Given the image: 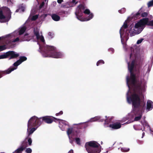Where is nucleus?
<instances>
[{"label": "nucleus", "instance_id": "nucleus-17", "mask_svg": "<svg viewBox=\"0 0 153 153\" xmlns=\"http://www.w3.org/2000/svg\"><path fill=\"white\" fill-rule=\"evenodd\" d=\"M8 55L10 56L11 58H14L18 57L19 56V54L15 52L10 51L8 52L7 53Z\"/></svg>", "mask_w": 153, "mask_h": 153}, {"label": "nucleus", "instance_id": "nucleus-45", "mask_svg": "<svg viewBox=\"0 0 153 153\" xmlns=\"http://www.w3.org/2000/svg\"><path fill=\"white\" fill-rule=\"evenodd\" d=\"M44 18L46 17L47 16L48 14H43L42 15Z\"/></svg>", "mask_w": 153, "mask_h": 153}, {"label": "nucleus", "instance_id": "nucleus-50", "mask_svg": "<svg viewBox=\"0 0 153 153\" xmlns=\"http://www.w3.org/2000/svg\"><path fill=\"white\" fill-rule=\"evenodd\" d=\"M140 13V10H139V11L138 13H137V15H139Z\"/></svg>", "mask_w": 153, "mask_h": 153}, {"label": "nucleus", "instance_id": "nucleus-52", "mask_svg": "<svg viewBox=\"0 0 153 153\" xmlns=\"http://www.w3.org/2000/svg\"><path fill=\"white\" fill-rule=\"evenodd\" d=\"M79 131H78V132H76V135H77L78 134H79Z\"/></svg>", "mask_w": 153, "mask_h": 153}, {"label": "nucleus", "instance_id": "nucleus-16", "mask_svg": "<svg viewBox=\"0 0 153 153\" xmlns=\"http://www.w3.org/2000/svg\"><path fill=\"white\" fill-rule=\"evenodd\" d=\"M104 120V119L102 118V117L100 116H97L94 117L92 118L89 121L90 122H94L96 121L102 122Z\"/></svg>", "mask_w": 153, "mask_h": 153}, {"label": "nucleus", "instance_id": "nucleus-23", "mask_svg": "<svg viewBox=\"0 0 153 153\" xmlns=\"http://www.w3.org/2000/svg\"><path fill=\"white\" fill-rule=\"evenodd\" d=\"M23 150L24 149L20 146L13 153H22V152Z\"/></svg>", "mask_w": 153, "mask_h": 153}, {"label": "nucleus", "instance_id": "nucleus-4", "mask_svg": "<svg viewBox=\"0 0 153 153\" xmlns=\"http://www.w3.org/2000/svg\"><path fill=\"white\" fill-rule=\"evenodd\" d=\"M85 9L83 5H80L77 7L75 12L77 18L82 22L89 21L93 17V14L90 13L89 9Z\"/></svg>", "mask_w": 153, "mask_h": 153}, {"label": "nucleus", "instance_id": "nucleus-32", "mask_svg": "<svg viewBox=\"0 0 153 153\" xmlns=\"http://www.w3.org/2000/svg\"><path fill=\"white\" fill-rule=\"evenodd\" d=\"M7 54H4L0 55V59L7 58Z\"/></svg>", "mask_w": 153, "mask_h": 153}, {"label": "nucleus", "instance_id": "nucleus-25", "mask_svg": "<svg viewBox=\"0 0 153 153\" xmlns=\"http://www.w3.org/2000/svg\"><path fill=\"white\" fill-rule=\"evenodd\" d=\"M132 118L131 117V116H129L128 115V117H123L122 120H121V122H124L127 120L129 119H131Z\"/></svg>", "mask_w": 153, "mask_h": 153}, {"label": "nucleus", "instance_id": "nucleus-46", "mask_svg": "<svg viewBox=\"0 0 153 153\" xmlns=\"http://www.w3.org/2000/svg\"><path fill=\"white\" fill-rule=\"evenodd\" d=\"M68 153H73V151L72 149H71L70 150Z\"/></svg>", "mask_w": 153, "mask_h": 153}, {"label": "nucleus", "instance_id": "nucleus-13", "mask_svg": "<svg viewBox=\"0 0 153 153\" xmlns=\"http://www.w3.org/2000/svg\"><path fill=\"white\" fill-rule=\"evenodd\" d=\"M141 123L143 126L145 131H150L151 130L150 127L144 119L143 121H141Z\"/></svg>", "mask_w": 153, "mask_h": 153}, {"label": "nucleus", "instance_id": "nucleus-12", "mask_svg": "<svg viewBox=\"0 0 153 153\" xmlns=\"http://www.w3.org/2000/svg\"><path fill=\"white\" fill-rule=\"evenodd\" d=\"M153 108V102L150 100H148L147 102L146 111L148 112L151 110Z\"/></svg>", "mask_w": 153, "mask_h": 153}, {"label": "nucleus", "instance_id": "nucleus-11", "mask_svg": "<svg viewBox=\"0 0 153 153\" xmlns=\"http://www.w3.org/2000/svg\"><path fill=\"white\" fill-rule=\"evenodd\" d=\"M41 118V120L42 122L43 121H45V123H48L50 124L52 123L53 122V120L49 116H46L43 117Z\"/></svg>", "mask_w": 153, "mask_h": 153}, {"label": "nucleus", "instance_id": "nucleus-56", "mask_svg": "<svg viewBox=\"0 0 153 153\" xmlns=\"http://www.w3.org/2000/svg\"><path fill=\"white\" fill-rule=\"evenodd\" d=\"M1 77L0 76V78Z\"/></svg>", "mask_w": 153, "mask_h": 153}, {"label": "nucleus", "instance_id": "nucleus-38", "mask_svg": "<svg viewBox=\"0 0 153 153\" xmlns=\"http://www.w3.org/2000/svg\"><path fill=\"white\" fill-rule=\"evenodd\" d=\"M38 15H36L33 16L32 18H31V19L33 20H34L38 18Z\"/></svg>", "mask_w": 153, "mask_h": 153}, {"label": "nucleus", "instance_id": "nucleus-9", "mask_svg": "<svg viewBox=\"0 0 153 153\" xmlns=\"http://www.w3.org/2000/svg\"><path fill=\"white\" fill-rule=\"evenodd\" d=\"M27 59V58L25 56H22L20 57L19 59L14 63L13 64V66H11L7 70L5 71L4 73L7 74L10 73L12 71L16 70L18 65L21 64L24 61H26Z\"/></svg>", "mask_w": 153, "mask_h": 153}, {"label": "nucleus", "instance_id": "nucleus-35", "mask_svg": "<svg viewBox=\"0 0 153 153\" xmlns=\"http://www.w3.org/2000/svg\"><path fill=\"white\" fill-rule=\"evenodd\" d=\"M32 152V149L29 148L26 149L25 150V152L26 153H31Z\"/></svg>", "mask_w": 153, "mask_h": 153}, {"label": "nucleus", "instance_id": "nucleus-44", "mask_svg": "<svg viewBox=\"0 0 153 153\" xmlns=\"http://www.w3.org/2000/svg\"><path fill=\"white\" fill-rule=\"evenodd\" d=\"M84 123H79L78 124H77V125L78 126H81V125H82L84 124Z\"/></svg>", "mask_w": 153, "mask_h": 153}, {"label": "nucleus", "instance_id": "nucleus-1", "mask_svg": "<svg viewBox=\"0 0 153 153\" xmlns=\"http://www.w3.org/2000/svg\"><path fill=\"white\" fill-rule=\"evenodd\" d=\"M127 61L128 70L129 72L126 77L127 85L129 90L126 94L128 102L131 104L132 110L128 113L131 118L135 116L134 120H128L125 124H128L134 121H138L141 118L145 108L146 102L143 93L146 90L147 82L144 79L140 82L138 81L136 74L139 70V65L136 62V58H129Z\"/></svg>", "mask_w": 153, "mask_h": 153}, {"label": "nucleus", "instance_id": "nucleus-29", "mask_svg": "<svg viewBox=\"0 0 153 153\" xmlns=\"http://www.w3.org/2000/svg\"><path fill=\"white\" fill-rule=\"evenodd\" d=\"M75 142L78 145H80L81 144L80 140L79 138L77 137L75 139Z\"/></svg>", "mask_w": 153, "mask_h": 153}, {"label": "nucleus", "instance_id": "nucleus-20", "mask_svg": "<svg viewBox=\"0 0 153 153\" xmlns=\"http://www.w3.org/2000/svg\"><path fill=\"white\" fill-rule=\"evenodd\" d=\"M28 146V145L27 143V141L25 140L22 142L20 147L24 150L26 147Z\"/></svg>", "mask_w": 153, "mask_h": 153}, {"label": "nucleus", "instance_id": "nucleus-18", "mask_svg": "<svg viewBox=\"0 0 153 153\" xmlns=\"http://www.w3.org/2000/svg\"><path fill=\"white\" fill-rule=\"evenodd\" d=\"M52 19L54 21H58L60 19V17L59 16L56 14H53L51 15Z\"/></svg>", "mask_w": 153, "mask_h": 153}, {"label": "nucleus", "instance_id": "nucleus-49", "mask_svg": "<svg viewBox=\"0 0 153 153\" xmlns=\"http://www.w3.org/2000/svg\"><path fill=\"white\" fill-rule=\"evenodd\" d=\"M70 139V143H72L73 141L72 140H71V138H70V139Z\"/></svg>", "mask_w": 153, "mask_h": 153}, {"label": "nucleus", "instance_id": "nucleus-40", "mask_svg": "<svg viewBox=\"0 0 153 153\" xmlns=\"http://www.w3.org/2000/svg\"><path fill=\"white\" fill-rule=\"evenodd\" d=\"M63 113L62 111H60L59 113H57L56 114V116H58L62 115Z\"/></svg>", "mask_w": 153, "mask_h": 153}, {"label": "nucleus", "instance_id": "nucleus-34", "mask_svg": "<svg viewBox=\"0 0 153 153\" xmlns=\"http://www.w3.org/2000/svg\"><path fill=\"white\" fill-rule=\"evenodd\" d=\"M126 11V9L124 8H123L121 9L118 10V12L119 13H123L125 12Z\"/></svg>", "mask_w": 153, "mask_h": 153}, {"label": "nucleus", "instance_id": "nucleus-51", "mask_svg": "<svg viewBox=\"0 0 153 153\" xmlns=\"http://www.w3.org/2000/svg\"><path fill=\"white\" fill-rule=\"evenodd\" d=\"M108 151H107L105 152H103L102 153H108Z\"/></svg>", "mask_w": 153, "mask_h": 153}, {"label": "nucleus", "instance_id": "nucleus-39", "mask_svg": "<svg viewBox=\"0 0 153 153\" xmlns=\"http://www.w3.org/2000/svg\"><path fill=\"white\" fill-rule=\"evenodd\" d=\"M147 14V13L145 12L142 13L141 15L142 17H145L146 16Z\"/></svg>", "mask_w": 153, "mask_h": 153}, {"label": "nucleus", "instance_id": "nucleus-54", "mask_svg": "<svg viewBox=\"0 0 153 153\" xmlns=\"http://www.w3.org/2000/svg\"><path fill=\"white\" fill-rule=\"evenodd\" d=\"M79 128H81V127H79Z\"/></svg>", "mask_w": 153, "mask_h": 153}, {"label": "nucleus", "instance_id": "nucleus-21", "mask_svg": "<svg viewBox=\"0 0 153 153\" xmlns=\"http://www.w3.org/2000/svg\"><path fill=\"white\" fill-rule=\"evenodd\" d=\"M31 39V38L28 36V34H25L24 35V38L21 39V40L22 41H29Z\"/></svg>", "mask_w": 153, "mask_h": 153}, {"label": "nucleus", "instance_id": "nucleus-30", "mask_svg": "<svg viewBox=\"0 0 153 153\" xmlns=\"http://www.w3.org/2000/svg\"><path fill=\"white\" fill-rule=\"evenodd\" d=\"M148 7H149L153 6V0H152L147 3Z\"/></svg>", "mask_w": 153, "mask_h": 153}, {"label": "nucleus", "instance_id": "nucleus-19", "mask_svg": "<svg viewBox=\"0 0 153 153\" xmlns=\"http://www.w3.org/2000/svg\"><path fill=\"white\" fill-rule=\"evenodd\" d=\"M25 5L23 4H22L20 5L18 9H17L16 10V12H18L19 11L24 12L25 11Z\"/></svg>", "mask_w": 153, "mask_h": 153}, {"label": "nucleus", "instance_id": "nucleus-26", "mask_svg": "<svg viewBox=\"0 0 153 153\" xmlns=\"http://www.w3.org/2000/svg\"><path fill=\"white\" fill-rule=\"evenodd\" d=\"M73 131V128H69L68 129L67 131V134L69 138L70 139V134H71Z\"/></svg>", "mask_w": 153, "mask_h": 153}, {"label": "nucleus", "instance_id": "nucleus-5", "mask_svg": "<svg viewBox=\"0 0 153 153\" xmlns=\"http://www.w3.org/2000/svg\"><path fill=\"white\" fill-rule=\"evenodd\" d=\"M42 123L41 117L36 116L31 117L28 121L27 132L28 135L32 134L40 126Z\"/></svg>", "mask_w": 153, "mask_h": 153}, {"label": "nucleus", "instance_id": "nucleus-36", "mask_svg": "<svg viewBox=\"0 0 153 153\" xmlns=\"http://www.w3.org/2000/svg\"><path fill=\"white\" fill-rule=\"evenodd\" d=\"M143 40L144 39L143 38H141L138 40L137 42V44L138 45L140 44Z\"/></svg>", "mask_w": 153, "mask_h": 153}, {"label": "nucleus", "instance_id": "nucleus-42", "mask_svg": "<svg viewBox=\"0 0 153 153\" xmlns=\"http://www.w3.org/2000/svg\"><path fill=\"white\" fill-rule=\"evenodd\" d=\"M63 1V0H57V2L59 4H61Z\"/></svg>", "mask_w": 153, "mask_h": 153}, {"label": "nucleus", "instance_id": "nucleus-33", "mask_svg": "<svg viewBox=\"0 0 153 153\" xmlns=\"http://www.w3.org/2000/svg\"><path fill=\"white\" fill-rule=\"evenodd\" d=\"M54 34L53 33L49 32L48 33V37L49 38H52L53 37Z\"/></svg>", "mask_w": 153, "mask_h": 153}, {"label": "nucleus", "instance_id": "nucleus-22", "mask_svg": "<svg viewBox=\"0 0 153 153\" xmlns=\"http://www.w3.org/2000/svg\"><path fill=\"white\" fill-rule=\"evenodd\" d=\"M112 118V117H108L107 119L104 120L105 122V126L106 127H108V126H106L105 125L106 124H108L109 123L111 122V120Z\"/></svg>", "mask_w": 153, "mask_h": 153}, {"label": "nucleus", "instance_id": "nucleus-14", "mask_svg": "<svg viewBox=\"0 0 153 153\" xmlns=\"http://www.w3.org/2000/svg\"><path fill=\"white\" fill-rule=\"evenodd\" d=\"M121 125L120 123L116 122L109 125V126L114 129H117L121 127Z\"/></svg>", "mask_w": 153, "mask_h": 153}, {"label": "nucleus", "instance_id": "nucleus-6", "mask_svg": "<svg viewBox=\"0 0 153 153\" xmlns=\"http://www.w3.org/2000/svg\"><path fill=\"white\" fill-rule=\"evenodd\" d=\"M85 146L88 153H100L101 151L102 147L95 141H91L86 143Z\"/></svg>", "mask_w": 153, "mask_h": 153}, {"label": "nucleus", "instance_id": "nucleus-3", "mask_svg": "<svg viewBox=\"0 0 153 153\" xmlns=\"http://www.w3.org/2000/svg\"><path fill=\"white\" fill-rule=\"evenodd\" d=\"M39 29L37 28L34 29V37H36L37 40V43L39 46V51L43 56L55 58H59L63 57L64 54L61 52L57 51L55 48L45 44L44 37L42 35L39 34Z\"/></svg>", "mask_w": 153, "mask_h": 153}, {"label": "nucleus", "instance_id": "nucleus-53", "mask_svg": "<svg viewBox=\"0 0 153 153\" xmlns=\"http://www.w3.org/2000/svg\"><path fill=\"white\" fill-rule=\"evenodd\" d=\"M2 37H0V40H1V38H2Z\"/></svg>", "mask_w": 153, "mask_h": 153}, {"label": "nucleus", "instance_id": "nucleus-47", "mask_svg": "<svg viewBox=\"0 0 153 153\" xmlns=\"http://www.w3.org/2000/svg\"><path fill=\"white\" fill-rule=\"evenodd\" d=\"M72 2L74 4H75L77 3V2H75V0H72Z\"/></svg>", "mask_w": 153, "mask_h": 153}, {"label": "nucleus", "instance_id": "nucleus-8", "mask_svg": "<svg viewBox=\"0 0 153 153\" xmlns=\"http://www.w3.org/2000/svg\"><path fill=\"white\" fill-rule=\"evenodd\" d=\"M11 16L10 9L6 7L0 8V22H4L8 21Z\"/></svg>", "mask_w": 153, "mask_h": 153}, {"label": "nucleus", "instance_id": "nucleus-55", "mask_svg": "<svg viewBox=\"0 0 153 153\" xmlns=\"http://www.w3.org/2000/svg\"><path fill=\"white\" fill-rule=\"evenodd\" d=\"M7 2H9V1H8H8H7Z\"/></svg>", "mask_w": 153, "mask_h": 153}, {"label": "nucleus", "instance_id": "nucleus-28", "mask_svg": "<svg viewBox=\"0 0 153 153\" xmlns=\"http://www.w3.org/2000/svg\"><path fill=\"white\" fill-rule=\"evenodd\" d=\"M129 150V149L127 148H122L121 149V151L123 152H128Z\"/></svg>", "mask_w": 153, "mask_h": 153}, {"label": "nucleus", "instance_id": "nucleus-24", "mask_svg": "<svg viewBox=\"0 0 153 153\" xmlns=\"http://www.w3.org/2000/svg\"><path fill=\"white\" fill-rule=\"evenodd\" d=\"M134 129L136 130H139L142 129L141 126L140 125H134L133 126Z\"/></svg>", "mask_w": 153, "mask_h": 153}, {"label": "nucleus", "instance_id": "nucleus-31", "mask_svg": "<svg viewBox=\"0 0 153 153\" xmlns=\"http://www.w3.org/2000/svg\"><path fill=\"white\" fill-rule=\"evenodd\" d=\"M5 45H0V52L6 49Z\"/></svg>", "mask_w": 153, "mask_h": 153}, {"label": "nucleus", "instance_id": "nucleus-27", "mask_svg": "<svg viewBox=\"0 0 153 153\" xmlns=\"http://www.w3.org/2000/svg\"><path fill=\"white\" fill-rule=\"evenodd\" d=\"M104 62L103 60H100L97 62L96 65L97 66H98L99 65L104 64Z\"/></svg>", "mask_w": 153, "mask_h": 153}, {"label": "nucleus", "instance_id": "nucleus-2", "mask_svg": "<svg viewBox=\"0 0 153 153\" xmlns=\"http://www.w3.org/2000/svg\"><path fill=\"white\" fill-rule=\"evenodd\" d=\"M128 18L125 21L120 31L121 42L123 45L124 49L126 47V45L124 42L127 41L128 39V36L130 35L131 36L140 33L144 28L146 25L153 26V20L149 21L148 18H143L140 20L136 23L134 27L132 28L129 27L128 28L127 22L128 21Z\"/></svg>", "mask_w": 153, "mask_h": 153}, {"label": "nucleus", "instance_id": "nucleus-7", "mask_svg": "<svg viewBox=\"0 0 153 153\" xmlns=\"http://www.w3.org/2000/svg\"><path fill=\"white\" fill-rule=\"evenodd\" d=\"M26 29V28L25 25H23L19 29L18 31L16 30L11 34L7 35L6 38L8 39H7L10 40L9 42L10 43L19 41V38L18 37L16 38L15 39H13V38L17 36L18 35H21L25 31Z\"/></svg>", "mask_w": 153, "mask_h": 153}, {"label": "nucleus", "instance_id": "nucleus-48", "mask_svg": "<svg viewBox=\"0 0 153 153\" xmlns=\"http://www.w3.org/2000/svg\"><path fill=\"white\" fill-rule=\"evenodd\" d=\"M145 133L144 132H143L142 133V138H143L144 135Z\"/></svg>", "mask_w": 153, "mask_h": 153}, {"label": "nucleus", "instance_id": "nucleus-43", "mask_svg": "<svg viewBox=\"0 0 153 153\" xmlns=\"http://www.w3.org/2000/svg\"><path fill=\"white\" fill-rule=\"evenodd\" d=\"M44 2H42L41 4L39 6V7L40 8H41L44 5Z\"/></svg>", "mask_w": 153, "mask_h": 153}, {"label": "nucleus", "instance_id": "nucleus-10", "mask_svg": "<svg viewBox=\"0 0 153 153\" xmlns=\"http://www.w3.org/2000/svg\"><path fill=\"white\" fill-rule=\"evenodd\" d=\"M59 122V127L62 131H64L67 126L68 122L65 120L58 119Z\"/></svg>", "mask_w": 153, "mask_h": 153}, {"label": "nucleus", "instance_id": "nucleus-41", "mask_svg": "<svg viewBox=\"0 0 153 153\" xmlns=\"http://www.w3.org/2000/svg\"><path fill=\"white\" fill-rule=\"evenodd\" d=\"M108 50L112 53H113L114 52V49L112 48H110L108 49Z\"/></svg>", "mask_w": 153, "mask_h": 153}, {"label": "nucleus", "instance_id": "nucleus-15", "mask_svg": "<svg viewBox=\"0 0 153 153\" xmlns=\"http://www.w3.org/2000/svg\"><path fill=\"white\" fill-rule=\"evenodd\" d=\"M151 66V65L150 64V66ZM151 67H150L149 65H146L143 67L142 71L146 74H147V75H148L150 71Z\"/></svg>", "mask_w": 153, "mask_h": 153}, {"label": "nucleus", "instance_id": "nucleus-37", "mask_svg": "<svg viewBox=\"0 0 153 153\" xmlns=\"http://www.w3.org/2000/svg\"><path fill=\"white\" fill-rule=\"evenodd\" d=\"M27 141L28 142V146H30L31 145L32 143V140L30 138H29L27 140Z\"/></svg>", "mask_w": 153, "mask_h": 153}]
</instances>
